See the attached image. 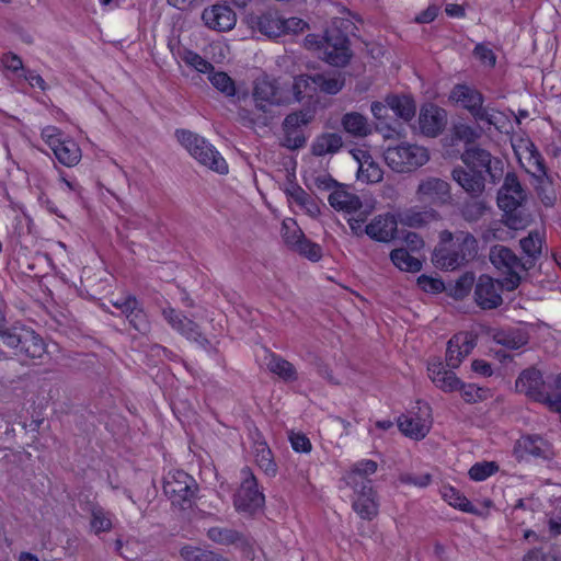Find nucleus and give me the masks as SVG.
Listing matches in <instances>:
<instances>
[{
  "label": "nucleus",
  "mask_w": 561,
  "mask_h": 561,
  "mask_svg": "<svg viewBox=\"0 0 561 561\" xmlns=\"http://www.w3.org/2000/svg\"><path fill=\"white\" fill-rule=\"evenodd\" d=\"M457 390H460L461 397L468 403L485 400L490 396L489 389L477 387L472 383L465 385L461 381Z\"/></svg>",
  "instance_id": "obj_49"
},
{
  "label": "nucleus",
  "mask_w": 561,
  "mask_h": 561,
  "mask_svg": "<svg viewBox=\"0 0 561 561\" xmlns=\"http://www.w3.org/2000/svg\"><path fill=\"white\" fill-rule=\"evenodd\" d=\"M447 243H454V245H473L476 239L467 231L457 230L451 232L449 230H443L439 232V244L444 245Z\"/></svg>",
  "instance_id": "obj_46"
},
{
  "label": "nucleus",
  "mask_w": 561,
  "mask_h": 561,
  "mask_svg": "<svg viewBox=\"0 0 561 561\" xmlns=\"http://www.w3.org/2000/svg\"><path fill=\"white\" fill-rule=\"evenodd\" d=\"M181 557L186 561H227L226 559L198 547L184 546L180 550Z\"/></svg>",
  "instance_id": "obj_47"
},
{
  "label": "nucleus",
  "mask_w": 561,
  "mask_h": 561,
  "mask_svg": "<svg viewBox=\"0 0 561 561\" xmlns=\"http://www.w3.org/2000/svg\"><path fill=\"white\" fill-rule=\"evenodd\" d=\"M515 387L517 391L537 399L543 387L542 376L538 369H525L517 378Z\"/></svg>",
  "instance_id": "obj_32"
},
{
  "label": "nucleus",
  "mask_w": 561,
  "mask_h": 561,
  "mask_svg": "<svg viewBox=\"0 0 561 561\" xmlns=\"http://www.w3.org/2000/svg\"><path fill=\"white\" fill-rule=\"evenodd\" d=\"M208 80L220 93L225 94L227 98H237L238 102L244 100L248 95L247 92L239 93L236 89L234 81L224 71H215L214 69L209 72Z\"/></svg>",
  "instance_id": "obj_36"
},
{
  "label": "nucleus",
  "mask_w": 561,
  "mask_h": 561,
  "mask_svg": "<svg viewBox=\"0 0 561 561\" xmlns=\"http://www.w3.org/2000/svg\"><path fill=\"white\" fill-rule=\"evenodd\" d=\"M202 19L208 28L218 32L230 31L237 23L234 11L229 5L219 3L205 8Z\"/></svg>",
  "instance_id": "obj_19"
},
{
  "label": "nucleus",
  "mask_w": 561,
  "mask_h": 561,
  "mask_svg": "<svg viewBox=\"0 0 561 561\" xmlns=\"http://www.w3.org/2000/svg\"><path fill=\"white\" fill-rule=\"evenodd\" d=\"M353 157L358 162V178L370 183H377L382 180L383 172L379 164L375 162L369 153L364 150L352 151Z\"/></svg>",
  "instance_id": "obj_31"
},
{
  "label": "nucleus",
  "mask_w": 561,
  "mask_h": 561,
  "mask_svg": "<svg viewBox=\"0 0 561 561\" xmlns=\"http://www.w3.org/2000/svg\"><path fill=\"white\" fill-rule=\"evenodd\" d=\"M473 53H474V56L483 64L491 66V67H493L495 65L496 57L492 49H490L483 45H477Z\"/></svg>",
  "instance_id": "obj_64"
},
{
  "label": "nucleus",
  "mask_w": 561,
  "mask_h": 561,
  "mask_svg": "<svg viewBox=\"0 0 561 561\" xmlns=\"http://www.w3.org/2000/svg\"><path fill=\"white\" fill-rule=\"evenodd\" d=\"M439 218V214L433 208L424 210L410 209L401 215L400 222L411 228H421Z\"/></svg>",
  "instance_id": "obj_37"
},
{
  "label": "nucleus",
  "mask_w": 561,
  "mask_h": 561,
  "mask_svg": "<svg viewBox=\"0 0 561 561\" xmlns=\"http://www.w3.org/2000/svg\"><path fill=\"white\" fill-rule=\"evenodd\" d=\"M526 190L514 172H507L497 193V205L504 211L508 227L524 229L530 222V215L525 209Z\"/></svg>",
  "instance_id": "obj_3"
},
{
  "label": "nucleus",
  "mask_w": 561,
  "mask_h": 561,
  "mask_svg": "<svg viewBox=\"0 0 561 561\" xmlns=\"http://www.w3.org/2000/svg\"><path fill=\"white\" fill-rule=\"evenodd\" d=\"M473 284L474 275L472 273H465L454 285L448 287V295L457 300L463 299L471 291Z\"/></svg>",
  "instance_id": "obj_43"
},
{
  "label": "nucleus",
  "mask_w": 561,
  "mask_h": 561,
  "mask_svg": "<svg viewBox=\"0 0 561 561\" xmlns=\"http://www.w3.org/2000/svg\"><path fill=\"white\" fill-rule=\"evenodd\" d=\"M474 248H434L432 261L434 265L442 270H456L472 259Z\"/></svg>",
  "instance_id": "obj_20"
},
{
  "label": "nucleus",
  "mask_w": 561,
  "mask_h": 561,
  "mask_svg": "<svg viewBox=\"0 0 561 561\" xmlns=\"http://www.w3.org/2000/svg\"><path fill=\"white\" fill-rule=\"evenodd\" d=\"M465 167L458 165L451 172L453 180L471 197H479L485 188V174L492 183H497L503 174L500 159L479 147L469 146L460 156Z\"/></svg>",
  "instance_id": "obj_1"
},
{
  "label": "nucleus",
  "mask_w": 561,
  "mask_h": 561,
  "mask_svg": "<svg viewBox=\"0 0 561 561\" xmlns=\"http://www.w3.org/2000/svg\"><path fill=\"white\" fill-rule=\"evenodd\" d=\"M367 236L378 242H390L399 234L398 219L393 214H381L365 226Z\"/></svg>",
  "instance_id": "obj_18"
},
{
  "label": "nucleus",
  "mask_w": 561,
  "mask_h": 561,
  "mask_svg": "<svg viewBox=\"0 0 561 561\" xmlns=\"http://www.w3.org/2000/svg\"><path fill=\"white\" fill-rule=\"evenodd\" d=\"M515 453L519 458L528 455L545 461L553 459L556 455L553 445L548 439L536 434L522 436L516 442Z\"/></svg>",
  "instance_id": "obj_15"
},
{
  "label": "nucleus",
  "mask_w": 561,
  "mask_h": 561,
  "mask_svg": "<svg viewBox=\"0 0 561 561\" xmlns=\"http://www.w3.org/2000/svg\"><path fill=\"white\" fill-rule=\"evenodd\" d=\"M90 527L91 530L99 535L101 533H107L112 529V516L100 505H92L90 510Z\"/></svg>",
  "instance_id": "obj_41"
},
{
  "label": "nucleus",
  "mask_w": 561,
  "mask_h": 561,
  "mask_svg": "<svg viewBox=\"0 0 561 561\" xmlns=\"http://www.w3.org/2000/svg\"><path fill=\"white\" fill-rule=\"evenodd\" d=\"M447 122L446 111L433 103L421 107L419 115V128L426 137H436L445 128Z\"/></svg>",
  "instance_id": "obj_17"
},
{
  "label": "nucleus",
  "mask_w": 561,
  "mask_h": 561,
  "mask_svg": "<svg viewBox=\"0 0 561 561\" xmlns=\"http://www.w3.org/2000/svg\"><path fill=\"white\" fill-rule=\"evenodd\" d=\"M175 136L179 142L202 165L219 174L228 173L226 160L204 137L187 129H176Z\"/></svg>",
  "instance_id": "obj_5"
},
{
  "label": "nucleus",
  "mask_w": 561,
  "mask_h": 561,
  "mask_svg": "<svg viewBox=\"0 0 561 561\" xmlns=\"http://www.w3.org/2000/svg\"><path fill=\"white\" fill-rule=\"evenodd\" d=\"M420 248H393L390 253L392 263L401 271L416 273L422 268V260L415 256Z\"/></svg>",
  "instance_id": "obj_33"
},
{
  "label": "nucleus",
  "mask_w": 561,
  "mask_h": 561,
  "mask_svg": "<svg viewBox=\"0 0 561 561\" xmlns=\"http://www.w3.org/2000/svg\"><path fill=\"white\" fill-rule=\"evenodd\" d=\"M324 59L332 66L343 67L348 64L352 54L347 36L337 27H330L323 36Z\"/></svg>",
  "instance_id": "obj_13"
},
{
  "label": "nucleus",
  "mask_w": 561,
  "mask_h": 561,
  "mask_svg": "<svg viewBox=\"0 0 561 561\" xmlns=\"http://www.w3.org/2000/svg\"><path fill=\"white\" fill-rule=\"evenodd\" d=\"M431 407L425 402H417V411H410L398 419V426L405 435L414 439L424 438L432 427Z\"/></svg>",
  "instance_id": "obj_12"
},
{
  "label": "nucleus",
  "mask_w": 561,
  "mask_h": 561,
  "mask_svg": "<svg viewBox=\"0 0 561 561\" xmlns=\"http://www.w3.org/2000/svg\"><path fill=\"white\" fill-rule=\"evenodd\" d=\"M286 196L290 204H295L301 211L311 218H317L320 213V205L317 199L309 195L301 186L289 183L285 188Z\"/></svg>",
  "instance_id": "obj_24"
},
{
  "label": "nucleus",
  "mask_w": 561,
  "mask_h": 561,
  "mask_svg": "<svg viewBox=\"0 0 561 561\" xmlns=\"http://www.w3.org/2000/svg\"><path fill=\"white\" fill-rule=\"evenodd\" d=\"M399 480L403 484L415 485L417 488H425L431 483V474L402 473L400 474Z\"/></svg>",
  "instance_id": "obj_60"
},
{
  "label": "nucleus",
  "mask_w": 561,
  "mask_h": 561,
  "mask_svg": "<svg viewBox=\"0 0 561 561\" xmlns=\"http://www.w3.org/2000/svg\"><path fill=\"white\" fill-rule=\"evenodd\" d=\"M386 102L393 113L405 122L411 121L416 112L413 98L402 94H392L386 98Z\"/></svg>",
  "instance_id": "obj_35"
},
{
  "label": "nucleus",
  "mask_w": 561,
  "mask_h": 561,
  "mask_svg": "<svg viewBox=\"0 0 561 561\" xmlns=\"http://www.w3.org/2000/svg\"><path fill=\"white\" fill-rule=\"evenodd\" d=\"M249 22L253 30H257L268 38L284 35L283 18L277 12L267 11L261 15L251 16Z\"/></svg>",
  "instance_id": "obj_25"
},
{
  "label": "nucleus",
  "mask_w": 561,
  "mask_h": 561,
  "mask_svg": "<svg viewBox=\"0 0 561 561\" xmlns=\"http://www.w3.org/2000/svg\"><path fill=\"white\" fill-rule=\"evenodd\" d=\"M497 343L502 344L510 350H518L526 344V339L523 334L516 332H500L495 335Z\"/></svg>",
  "instance_id": "obj_54"
},
{
  "label": "nucleus",
  "mask_w": 561,
  "mask_h": 561,
  "mask_svg": "<svg viewBox=\"0 0 561 561\" xmlns=\"http://www.w3.org/2000/svg\"><path fill=\"white\" fill-rule=\"evenodd\" d=\"M61 131L54 126L42 130V138L53 150L56 159L66 167L76 165L81 159L80 147L71 139H62Z\"/></svg>",
  "instance_id": "obj_10"
},
{
  "label": "nucleus",
  "mask_w": 561,
  "mask_h": 561,
  "mask_svg": "<svg viewBox=\"0 0 561 561\" xmlns=\"http://www.w3.org/2000/svg\"><path fill=\"white\" fill-rule=\"evenodd\" d=\"M442 497L453 507L466 513L477 514L472 503L457 489L451 485H443L440 488Z\"/></svg>",
  "instance_id": "obj_38"
},
{
  "label": "nucleus",
  "mask_w": 561,
  "mask_h": 561,
  "mask_svg": "<svg viewBox=\"0 0 561 561\" xmlns=\"http://www.w3.org/2000/svg\"><path fill=\"white\" fill-rule=\"evenodd\" d=\"M343 137L339 133H322L311 144V153L316 157L333 156L343 147Z\"/></svg>",
  "instance_id": "obj_29"
},
{
  "label": "nucleus",
  "mask_w": 561,
  "mask_h": 561,
  "mask_svg": "<svg viewBox=\"0 0 561 561\" xmlns=\"http://www.w3.org/2000/svg\"><path fill=\"white\" fill-rule=\"evenodd\" d=\"M503 219H504V225L494 224L488 229V231L484 234V239L486 242L507 241V240L514 238L512 230H515V229L508 227V225L506 224L505 217H503Z\"/></svg>",
  "instance_id": "obj_50"
},
{
  "label": "nucleus",
  "mask_w": 561,
  "mask_h": 561,
  "mask_svg": "<svg viewBox=\"0 0 561 561\" xmlns=\"http://www.w3.org/2000/svg\"><path fill=\"white\" fill-rule=\"evenodd\" d=\"M450 100L466 108L476 122L496 126L495 110L484 106V96L476 88L467 84H456L450 91Z\"/></svg>",
  "instance_id": "obj_8"
},
{
  "label": "nucleus",
  "mask_w": 561,
  "mask_h": 561,
  "mask_svg": "<svg viewBox=\"0 0 561 561\" xmlns=\"http://www.w3.org/2000/svg\"><path fill=\"white\" fill-rule=\"evenodd\" d=\"M353 510L363 519L371 520L378 514L379 503L373 485H362L354 490Z\"/></svg>",
  "instance_id": "obj_22"
},
{
  "label": "nucleus",
  "mask_w": 561,
  "mask_h": 561,
  "mask_svg": "<svg viewBox=\"0 0 561 561\" xmlns=\"http://www.w3.org/2000/svg\"><path fill=\"white\" fill-rule=\"evenodd\" d=\"M25 329L26 327L20 324L8 327L0 323V339L7 346L16 352Z\"/></svg>",
  "instance_id": "obj_42"
},
{
  "label": "nucleus",
  "mask_w": 561,
  "mask_h": 561,
  "mask_svg": "<svg viewBox=\"0 0 561 561\" xmlns=\"http://www.w3.org/2000/svg\"><path fill=\"white\" fill-rule=\"evenodd\" d=\"M483 134V129L480 126H471L465 123L455 125L454 135L455 138L463 141L467 145L473 144Z\"/></svg>",
  "instance_id": "obj_48"
},
{
  "label": "nucleus",
  "mask_w": 561,
  "mask_h": 561,
  "mask_svg": "<svg viewBox=\"0 0 561 561\" xmlns=\"http://www.w3.org/2000/svg\"><path fill=\"white\" fill-rule=\"evenodd\" d=\"M265 497L257 488V481L251 469L241 470V485L234 494L233 504L238 512L253 514L264 504Z\"/></svg>",
  "instance_id": "obj_9"
},
{
  "label": "nucleus",
  "mask_w": 561,
  "mask_h": 561,
  "mask_svg": "<svg viewBox=\"0 0 561 561\" xmlns=\"http://www.w3.org/2000/svg\"><path fill=\"white\" fill-rule=\"evenodd\" d=\"M306 185L310 191L331 193L340 185V183L328 173H319L311 175Z\"/></svg>",
  "instance_id": "obj_45"
},
{
  "label": "nucleus",
  "mask_w": 561,
  "mask_h": 561,
  "mask_svg": "<svg viewBox=\"0 0 561 561\" xmlns=\"http://www.w3.org/2000/svg\"><path fill=\"white\" fill-rule=\"evenodd\" d=\"M207 536L219 545H234L241 540V535L230 528L211 527L208 529Z\"/></svg>",
  "instance_id": "obj_44"
},
{
  "label": "nucleus",
  "mask_w": 561,
  "mask_h": 561,
  "mask_svg": "<svg viewBox=\"0 0 561 561\" xmlns=\"http://www.w3.org/2000/svg\"><path fill=\"white\" fill-rule=\"evenodd\" d=\"M377 468L378 465L374 460H359L355 462L345 474L346 483L352 486L353 490H357V488L362 485H371V480H369L368 477L374 474Z\"/></svg>",
  "instance_id": "obj_28"
},
{
  "label": "nucleus",
  "mask_w": 561,
  "mask_h": 561,
  "mask_svg": "<svg viewBox=\"0 0 561 561\" xmlns=\"http://www.w3.org/2000/svg\"><path fill=\"white\" fill-rule=\"evenodd\" d=\"M312 119V116L309 112L306 111H298L288 114L282 125V128L287 129H301L302 126H306L309 124Z\"/></svg>",
  "instance_id": "obj_55"
},
{
  "label": "nucleus",
  "mask_w": 561,
  "mask_h": 561,
  "mask_svg": "<svg viewBox=\"0 0 561 561\" xmlns=\"http://www.w3.org/2000/svg\"><path fill=\"white\" fill-rule=\"evenodd\" d=\"M290 444L293 449L298 453H309L311 450V443L304 434H293L290 436Z\"/></svg>",
  "instance_id": "obj_63"
},
{
  "label": "nucleus",
  "mask_w": 561,
  "mask_h": 561,
  "mask_svg": "<svg viewBox=\"0 0 561 561\" xmlns=\"http://www.w3.org/2000/svg\"><path fill=\"white\" fill-rule=\"evenodd\" d=\"M416 194L419 201L434 205H445L451 199L449 183L434 176L422 180Z\"/></svg>",
  "instance_id": "obj_16"
},
{
  "label": "nucleus",
  "mask_w": 561,
  "mask_h": 561,
  "mask_svg": "<svg viewBox=\"0 0 561 561\" xmlns=\"http://www.w3.org/2000/svg\"><path fill=\"white\" fill-rule=\"evenodd\" d=\"M45 352L46 348L42 337L34 330L26 328L22 335L21 344H19L14 354L35 359L42 358Z\"/></svg>",
  "instance_id": "obj_30"
},
{
  "label": "nucleus",
  "mask_w": 561,
  "mask_h": 561,
  "mask_svg": "<svg viewBox=\"0 0 561 561\" xmlns=\"http://www.w3.org/2000/svg\"><path fill=\"white\" fill-rule=\"evenodd\" d=\"M1 62L5 69L14 73L20 75L19 72L24 73L26 71L23 67L22 59L13 53L4 54L1 58Z\"/></svg>",
  "instance_id": "obj_61"
},
{
  "label": "nucleus",
  "mask_w": 561,
  "mask_h": 561,
  "mask_svg": "<svg viewBox=\"0 0 561 561\" xmlns=\"http://www.w3.org/2000/svg\"><path fill=\"white\" fill-rule=\"evenodd\" d=\"M485 211V205L481 201L465 203L461 209L462 217L468 221H477Z\"/></svg>",
  "instance_id": "obj_58"
},
{
  "label": "nucleus",
  "mask_w": 561,
  "mask_h": 561,
  "mask_svg": "<svg viewBox=\"0 0 561 561\" xmlns=\"http://www.w3.org/2000/svg\"><path fill=\"white\" fill-rule=\"evenodd\" d=\"M499 466L494 461H483L474 463L469 470V477L473 481H483L494 474Z\"/></svg>",
  "instance_id": "obj_51"
},
{
  "label": "nucleus",
  "mask_w": 561,
  "mask_h": 561,
  "mask_svg": "<svg viewBox=\"0 0 561 561\" xmlns=\"http://www.w3.org/2000/svg\"><path fill=\"white\" fill-rule=\"evenodd\" d=\"M388 167L396 172H411L425 164L428 159L426 148L402 142L394 147H389L383 153Z\"/></svg>",
  "instance_id": "obj_6"
},
{
  "label": "nucleus",
  "mask_w": 561,
  "mask_h": 561,
  "mask_svg": "<svg viewBox=\"0 0 561 561\" xmlns=\"http://www.w3.org/2000/svg\"><path fill=\"white\" fill-rule=\"evenodd\" d=\"M476 342L472 334L459 332L455 334L447 344L446 364L450 368H457L461 362L474 348Z\"/></svg>",
  "instance_id": "obj_21"
},
{
  "label": "nucleus",
  "mask_w": 561,
  "mask_h": 561,
  "mask_svg": "<svg viewBox=\"0 0 561 561\" xmlns=\"http://www.w3.org/2000/svg\"><path fill=\"white\" fill-rule=\"evenodd\" d=\"M253 454L257 466L267 474L275 476L277 466L272 451L265 442L256 440L253 445Z\"/></svg>",
  "instance_id": "obj_39"
},
{
  "label": "nucleus",
  "mask_w": 561,
  "mask_h": 561,
  "mask_svg": "<svg viewBox=\"0 0 561 561\" xmlns=\"http://www.w3.org/2000/svg\"><path fill=\"white\" fill-rule=\"evenodd\" d=\"M417 286L425 293L437 294L445 290V285L439 278L421 275L417 278Z\"/></svg>",
  "instance_id": "obj_59"
},
{
  "label": "nucleus",
  "mask_w": 561,
  "mask_h": 561,
  "mask_svg": "<svg viewBox=\"0 0 561 561\" xmlns=\"http://www.w3.org/2000/svg\"><path fill=\"white\" fill-rule=\"evenodd\" d=\"M162 316L170 327L186 340L196 343L206 351L211 348L210 342L201 331L198 324L192 319H188L182 312L170 306L162 309Z\"/></svg>",
  "instance_id": "obj_11"
},
{
  "label": "nucleus",
  "mask_w": 561,
  "mask_h": 561,
  "mask_svg": "<svg viewBox=\"0 0 561 561\" xmlns=\"http://www.w3.org/2000/svg\"><path fill=\"white\" fill-rule=\"evenodd\" d=\"M125 317L136 331L146 333L149 330L147 316L140 307L138 300L136 301V308L131 311H128Z\"/></svg>",
  "instance_id": "obj_52"
},
{
  "label": "nucleus",
  "mask_w": 561,
  "mask_h": 561,
  "mask_svg": "<svg viewBox=\"0 0 561 561\" xmlns=\"http://www.w3.org/2000/svg\"><path fill=\"white\" fill-rule=\"evenodd\" d=\"M343 130L355 138H364L371 134L366 116L358 112L345 113L341 118Z\"/></svg>",
  "instance_id": "obj_34"
},
{
  "label": "nucleus",
  "mask_w": 561,
  "mask_h": 561,
  "mask_svg": "<svg viewBox=\"0 0 561 561\" xmlns=\"http://www.w3.org/2000/svg\"><path fill=\"white\" fill-rule=\"evenodd\" d=\"M282 232L286 245H304V233L295 221L284 222Z\"/></svg>",
  "instance_id": "obj_56"
},
{
  "label": "nucleus",
  "mask_w": 561,
  "mask_h": 561,
  "mask_svg": "<svg viewBox=\"0 0 561 561\" xmlns=\"http://www.w3.org/2000/svg\"><path fill=\"white\" fill-rule=\"evenodd\" d=\"M266 366L271 373L285 381H295L298 378L294 365L278 355L271 354Z\"/></svg>",
  "instance_id": "obj_40"
},
{
  "label": "nucleus",
  "mask_w": 561,
  "mask_h": 561,
  "mask_svg": "<svg viewBox=\"0 0 561 561\" xmlns=\"http://www.w3.org/2000/svg\"><path fill=\"white\" fill-rule=\"evenodd\" d=\"M183 61L202 73H208L214 70V66L195 51L187 50L183 55Z\"/></svg>",
  "instance_id": "obj_53"
},
{
  "label": "nucleus",
  "mask_w": 561,
  "mask_h": 561,
  "mask_svg": "<svg viewBox=\"0 0 561 561\" xmlns=\"http://www.w3.org/2000/svg\"><path fill=\"white\" fill-rule=\"evenodd\" d=\"M328 202L335 210L346 214L357 213L363 207L360 197L342 183L329 194Z\"/></svg>",
  "instance_id": "obj_23"
},
{
  "label": "nucleus",
  "mask_w": 561,
  "mask_h": 561,
  "mask_svg": "<svg viewBox=\"0 0 561 561\" xmlns=\"http://www.w3.org/2000/svg\"><path fill=\"white\" fill-rule=\"evenodd\" d=\"M310 79L313 90L331 95L337 94L345 85V73L337 70L318 72L311 75Z\"/></svg>",
  "instance_id": "obj_26"
},
{
  "label": "nucleus",
  "mask_w": 561,
  "mask_h": 561,
  "mask_svg": "<svg viewBox=\"0 0 561 561\" xmlns=\"http://www.w3.org/2000/svg\"><path fill=\"white\" fill-rule=\"evenodd\" d=\"M284 139L283 146L288 149H298L305 146L306 137L301 129L283 128Z\"/></svg>",
  "instance_id": "obj_57"
},
{
  "label": "nucleus",
  "mask_w": 561,
  "mask_h": 561,
  "mask_svg": "<svg viewBox=\"0 0 561 561\" xmlns=\"http://www.w3.org/2000/svg\"><path fill=\"white\" fill-rule=\"evenodd\" d=\"M427 373L435 386L445 392L456 391L460 386V379L456 374L445 370L443 363L439 360L430 362Z\"/></svg>",
  "instance_id": "obj_27"
},
{
  "label": "nucleus",
  "mask_w": 561,
  "mask_h": 561,
  "mask_svg": "<svg viewBox=\"0 0 561 561\" xmlns=\"http://www.w3.org/2000/svg\"><path fill=\"white\" fill-rule=\"evenodd\" d=\"M505 279L500 282L489 275L479 276L474 287V300L482 309H495L502 305Z\"/></svg>",
  "instance_id": "obj_14"
},
{
  "label": "nucleus",
  "mask_w": 561,
  "mask_h": 561,
  "mask_svg": "<svg viewBox=\"0 0 561 561\" xmlns=\"http://www.w3.org/2000/svg\"><path fill=\"white\" fill-rule=\"evenodd\" d=\"M163 492L173 506L186 510L192 506L197 483L183 470H171L163 479Z\"/></svg>",
  "instance_id": "obj_7"
},
{
  "label": "nucleus",
  "mask_w": 561,
  "mask_h": 561,
  "mask_svg": "<svg viewBox=\"0 0 561 561\" xmlns=\"http://www.w3.org/2000/svg\"><path fill=\"white\" fill-rule=\"evenodd\" d=\"M252 99L255 112L260 113L256 117H250L248 110H240L242 118L249 117L252 124L267 125L268 118L273 116V108L287 102L282 89L275 80L267 77L257 78L253 84Z\"/></svg>",
  "instance_id": "obj_4"
},
{
  "label": "nucleus",
  "mask_w": 561,
  "mask_h": 561,
  "mask_svg": "<svg viewBox=\"0 0 561 561\" xmlns=\"http://www.w3.org/2000/svg\"><path fill=\"white\" fill-rule=\"evenodd\" d=\"M136 297L131 295L118 297L115 300H112V305L121 311L122 314H126L128 311H131L136 308Z\"/></svg>",
  "instance_id": "obj_62"
},
{
  "label": "nucleus",
  "mask_w": 561,
  "mask_h": 561,
  "mask_svg": "<svg viewBox=\"0 0 561 561\" xmlns=\"http://www.w3.org/2000/svg\"><path fill=\"white\" fill-rule=\"evenodd\" d=\"M540 252L541 248H491L489 256L496 271L506 276L505 289L514 290Z\"/></svg>",
  "instance_id": "obj_2"
}]
</instances>
